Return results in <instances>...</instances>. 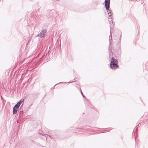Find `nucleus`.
I'll use <instances>...</instances> for the list:
<instances>
[{"label":"nucleus","instance_id":"nucleus-1","mask_svg":"<svg viewBox=\"0 0 148 148\" xmlns=\"http://www.w3.org/2000/svg\"><path fill=\"white\" fill-rule=\"evenodd\" d=\"M110 68L113 69H116L119 67L118 61L113 57H112L110 60Z\"/></svg>","mask_w":148,"mask_h":148},{"label":"nucleus","instance_id":"nucleus-2","mask_svg":"<svg viewBox=\"0 0 148 148\" xmlns=\"http://www.w3.org/2000/svg\"><path fill=\"white\" fill-rule=\"evenodd\" d=\"M108 13L109 17H110V18H108V20L110 22V24H111V25H110V27L111 30L113 27V25H112L113 21V16H112V11L110 9L109 10V11L108 12Z\"/></svg>","mask_w":148,"mask_h":148},{"label":"nucleus","instance_id":"nucleus-3","mask_svg":"<svg viewBox=\"0 0 148 148\" xmlns=\"http://www.w3.org/2000/svg\"><path fill=\"white\" fill-rule=\"evenodd\" d=\"M105 6L106 10L107 11V12H108L110 8V0H105Z\"/></svg>","mask_w":148,"mask_h":148},{"label":"nucleus","instance_id":"nucleus-4","mask_svg":"<svg viewBox=\"0 0 148 148\" xmlns=\"http://www.w3.org/2000/svg\"><path fill=\"white\" fill-rule=\"evenodd\" d=\"M47 32L46 29H44L41 31L40 33L38 34L37 36L39 37L40 38L44 37L45 35Z\"/></svg>","mask_w":148,"mask_h":148},{"label":"nucleus","instance_id":"nucleus-5","mask_svg":"<svg viewBox=\"0 0 148 148\" xmlns=\"http://www.w3.org/2000/svg\"><path fill=\"white\" fill-rule=\"evenodd\" d=\"M18 108L19 107L15 105L13 107V113L14 114L16 113Z\"/></svg>","mask_w":148,"mask_h":148},{"label":"nucleus","instance_id":"nucleus-6","mask_svg":"<svg viewBox=\"0 0 148 148\" xmlns=\"http://www.w3.org/2000/svg\"><path fill=\"white\" fill-rule=\"evenodd\" d=\"M24 101V99H21L15 105L19 107L21 105L22 103Z\"/></svg>","mask_w":148,"mask_h":148},{"label":"nucleus","instance_id":"nucleus-7","mask_svg":"<svg viewBox=\"0 0 148 148\" xmlns=\"http://www.w3.org/2000/svg\"><path fill=\"white\" fill-rule=\"evenodd\" d=\"M110 46L109 47L108 50L109 51V53L110 56V57L112 55H113L112 52L111 51V47H110Z\"/></svg>","mask_w":148,"mask_h":148},{"label":"nucleus","instance_id":"nucleus-8","mask_svg":"<svg viewBox=\"0 0 148 148\" xmlns=\"http://www.w3.org/2000/svg\"><path fill=\"white\" fill-rule=\"evenodd\" d=\"M41 134L42 135L44 136H45L46 139H47V138H48V136L49 137H50V136L48 135H46L45 134Z\"/></svg>","mask_w":148,"mask_h":148},{"label":"nucleus","instance_id":"nucleus-9","mask_svg":"<svg viewBox=\"0 0 148 148\" xmlns=\"http://www.w3.org/2000/svg\"><path fill=\"white\" fill-rule=\"evenodd\" d=\"M110 36H109V41L110 42V40L111 41L112 40V36L111 32H110Z\"/></svg>","mask_w":148,"mask_h":148},{"label":"nucleus","instance_id":"nucleus-10","mask_svg":"<svg viewBox=\"0 0 148 148\" xmlns=\"http://www.w3.org/2000/svg\"><path fill=\"white\" fill-rule=\"evenodd\" d=\"M86 104H87V105L91 108H92V107L91 106V105L89 104V102H88L87 101V103H86Z\"/></svg>","mask_w":148,"mask_h":148},{"label":"nucleus","instance_id":"nucleus-11","mask_svg":"<svg viewBox=\"0 0 148 148\" xmlns=\"http://www.w3.org/2000/svg\"><path fill=\"white\" fill-rule=\"evenodd\" d=\"M80 91H81V94H82V95L83 96V97H84V94H83V93L82 92V90H81V89H80Z\"/></svg>","mask_w":148,"mask_h":148},{"label":"nucleus","instance_id":"nucleus-12","mask_svg":"<svg viewBox=\"0 0 148 148\" xmlns=\"http://www.w3.org/2000/svg\"><path fill=\"white\" fill-rule=\"evenodd\" d=\"M23 103L22 104L21 106L20 107V110H21V108H22V107L23 106Z\"/></svg>","mask_w":148,"mask_h":148},{"label":"nucleus","instance_id":"nucleus-13","mask_svg":"<svg viewBox=\"0 0 148 148\" xmlns=\"http://www.w3.org/2000/svg\"><path fill=\"white\" fill-rule=\"evenodd\" d=\"M119 55H121V53H120V52H119Z\"/></svg>","mask_w":148,"mask_h":148},{"label":"nucleus","instance_id":"nucleus-14","mask_svg":"<svg viewBox=\"0 0 148 148\" xmlns=\"http://www.w3.org/2000/svg\"><path fill=\"white\" fill-rule=\"evenodd\" d=\"M72 82H69V83H71Z\"/></svg>","mask_w":148,"mask_h":148}]
</instances>
